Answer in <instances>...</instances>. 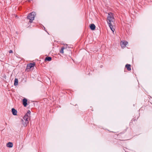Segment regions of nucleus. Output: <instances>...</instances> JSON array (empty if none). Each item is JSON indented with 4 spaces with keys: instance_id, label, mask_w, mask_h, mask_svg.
Returning <instances> with one entry per match:
<instances>
[{
    "instance_id": "obj_1",
    "label": "nucleus",
    "mask_w": 152,
    "mask_h": 152,
    "mask_svg": "<svg viewBox=\"0 0 152 152\" xmlns=\"http://www.w3.org/2000/svg\"><path fill=\"white\" fill-rule=\"evenodd\" d=\"M30 113L31 112L29 110H28L27 113L25 115L23 119L22 120L23 121V124L24 127H26L29 123Z\"/></svg>"
},
{
    "instance_id": "obj_2",
    "label": "nucleus",
    "mask_w": 152,
    "mask_h": 152,
    "mask_svg": "<svg viewBox=\"0 0 152 152\" xmlns=\"http://www.w3.org/2000/svg\"><path fill=\"white\" fill-rule=\"evenodd\" d=\"M114 18L113 14L111 12L108 13V15L107 17V22L108 23H112L114 21Z\"/></svg>"
},
{
    "instance_id": "obj_3",
    "label": "nucleus",
    "mask_w": 152,
    "mask_h": 152,
    "mask_svg": "<svg viewBox=\"0 0 152 152\" xmlns=\"http://www.w3.org/2000/svg\"><path fill=\"white\" fill-rule=\"evenodd\" d=\"M35 15V13L34 12H32L29 14L27 17L30 20V22L31 23L34 20Z\"/></svg>"
},
{
    "instance_id": "obj_4",
    "label": "nucleus",
    "mask_w": 152,
    "mask_h": 152,
    "mask_svg": "<svg viewBox=\"0 0 152 152\" xmlns=\"http://www.w3.org/2000/svg\"><path fill=\"white\" fill-rule=\"evenodd\" d=\"M128 44V42L126 41H121L120 42V45L122 48H124L125 47L126 45Z\"/></svg>"
},
{
    "instance_id": "obj_5",
    "label": "nucleus",
    "mask_w": 152,
    "mask_h": 152,
    "mask_svg": "<svg viewBox=\"0 0 152 152\" xmlns=\"http://www.w3.org/2000/svg\"><path fill=\"white\" fill-rule=\"evenodd\" d=\"M35 65V64L34 63H30L27 65L26 66V69H30L31 68L34 67Z\"/></svg>"
},
{
    "instance_id": "obj_6",
    "label": "nucleus",
    "mask_w": 152,
    "mask_h": 152,
    "mask_svg": "<svg viewBox=\"0 0 152 152\" xmlns=\"http://www.w3.org/2000/svg\"><path fill=\"white\" fill-rule=\"evenodd\" d=\"M27 99L26 98H24L23 100V104L24 107H26L27 105Z\"/></svg>"
},
{
    "instance_id": "obj_7",
    "label": "nucleus",
    "mask_w": 152,
    "mask_h": 152,
    "mask_svg": "<svg viewBox=\"0 0 152 152\" xmlns=\"http://www.w3.org/2000/svg\"><path fill=\"white\" fill-rule=\"evenodd\" d=\"M108 24L110 29L113 33L115 31V29L113 28V26L112 25V23H109Z\"/></svg>"
},
{
    "instance_id": "obj_8",
    "label": "nucleus",
    "mask_w": 152,
    "mask_h": 152,
    "mask_svg": "<svg viewBox=\"0 0 152 152\" xmlns=\"http://www.w3.org/2000/svg\"><path fill=\"white\" fill-rule=\"evenodd\" d=\"M13 143L11 142H9L7 143L6 145V146L7 147L9 148H12L13 147Z\"/></svg>"
},
{
    "instance_id": "obj_9",
    "label": "nucleus",
    "mask_w": 152,
    "mask_h": 152,
    "mask_svg": "<svg viewBox=\"0 0 152 152\" xmlns=\"http://www.w3.org/2000/svg\"><path fill=\"white\" fill-rule=\"evenodd\" d=\"M12 114L14 115H16L17 114V111L15 110L14 108H12Z\"/></svg>"
},
{
    "instance_id": "obj_10",
    "label": "nucleus",
    "mask_w": 152,
    "mask_h": 152,
    "mask_svg": "<svg viewBox=\"0 0 152 152\" xmlns=\"http://www.w3.org/2000/svg\"><path fill=\"white\" fill-rule=\"evenodd\" d=\"M90 28L91 30H94L95 28V26L94 24H91L90 25Z\"/></svg>"
},
{
    "instance_id": "obj_11",
    "label": "nucleus",
    "mask_w": 152,
    "mask_h": 152,
    "mask_svg": "<svg viewBox=\"0 0 152 152\" xmlns=\"http://www.w3.org/2000/svg\"><path fill=\"white\" fill-rule=\"evenodd\" d=\"M126 68L127 69L129 70L130 71L131 70V65L130 64H127L126 65Z\"/></svg>"
},
{
    "instance_id": "obj_12",
    "label": "nucleus",
    "mask_w": 152,
    "mask_h": 152,
    "mask_svg": "<svg viewBox=\"0 0 152 152\" xmlns=\"http://www.w3.org/2000/svg\"><path fill=\"white\" fill-rule=\"evenodd\" d=\"M46 61H50L51 60V58L50 57H47L45 59Z\"/></svg>"
},
{
    "instance_id": "obj_13",
    "label": "nucleus",
    "mask_w": 152,
    "mask_h": 152,
    "mask_svg": "<svg viewBox=\"0 0 152 152\" xmlns=\"http://www.w3.org/2000/svg\"><path fill=\"white\" fill-rule=\"evenodd\" d=\"M18 79H15V82L14 84L15 85H17L18 84Z\"/></svg>"
},
{
    "instance_id": "obj_14",
    "label": "nucleus",
    "mask_w": 152,
    "mask_h": 152,
    "mask_svg": "<svg viewBox=\"0 0 152 152\" xmlns=\"http://www.w3.org/2000/svg\"><path fill=\"white\" fill-rule=\"evenodd\" d=\"M65 48L64 47H62L61 48V50H60V52L61 53H64V50Z\"/></svg>"
},
{
    "instance_id": "obj_15",
    "label": "nucleus",
    "mask_w": 152,
    "mask_h": 152,
    "mask_svg": "<svg viewBox=\"0 0 152 152\" xmlns=\"http://www.w3.org/2000/svg\"><path fill=\"white\" fill-rule=\"evenodd\" d=\"M13 52L12 51V50H10V51H9V53H12Z\"/></svg>"
},
{
    "instance_id": "obj_16",
    "label": "nucleus",
    "mask_w": 152,
    "mask_h": 152,
    "mask_svg": "<svg viewBox=\"0 0 152 152\" xmlns=\"http://www.w3.org/2000/svg\"><path fill=\"white\" fill-rule=\"evenodd\" d=\"M67 45H66V47H65V48H66V46Z\"/></svg>"
}]
</instances>
